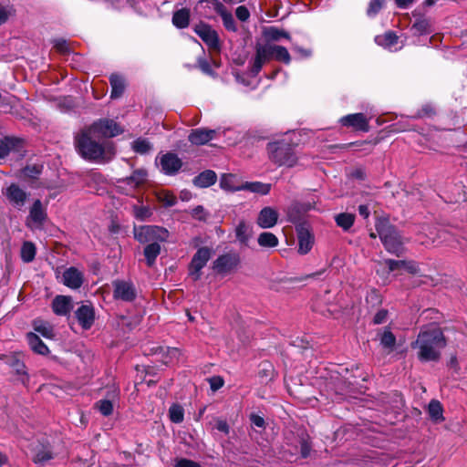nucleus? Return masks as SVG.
Here are the masks:
<instances>
[{
    "label": "nucleus",
    "mask_w": 467,
    "mask_h": 467,
    "mask_svg": "<svg viewBox=\"0 0 467 467\" xmlns=\"http://www.w3.org/2000/svg\"><path fill=\"white\" fill-rule=\"evenodd\" d=\"M383 264L388 267V273L396 270H405L411 274L418 272V265L412 261L388 259Z\"/></svg>",
    "instance_id": "5701e85b"
},
{
    "label": "nucleus",
    "mask_w": 467,
    "mask_h": 467,
    "mask_svg": "<svg viewBox=\"0 0 467 467\" xmlns=\"http://www.w3.org/2000/svg\"><path fill=\"white\" fill-rule=\"evenodd\" d=\"M212 252L209 247H201L193 255L189 266V275L194 281L200 279L201 271L210 260Z\"/></svg>",
    "instance_id": "1a4fd4ad"
},
{
    "label": "nucleus",
    "mask_w": 467,
    "mask_h": 467,
    "mask_svg": "<svg viewBox=\"0 0 467 467\" xmlns=\"http://www.w3.org/2000/svg\"><path fill=\"white\" fill-rule=\"evenodd\" d=\"M375 42L379 46H381L390 51H397L403 46L402 43L399 42V37L392 32H387L384 35L377 36L375 37Z\"/></svg>",
    "instance_id": "aec40b11"
},
{
    "label": "nucleus",
    "mask_w": 467,
    "mask_h": 467,
    "mask_svg": "<svg viewBox=\"0 0 467 467\" xmlns=\"http://www.w3.org/2000/svg\"><path fill=\"white\" fill-rule=\"evenodd\" d=\"M358 213L365 219L369 215V211L367 205H359Z\"/></svg>",
    "instance_id": "338daca9"
},
{
    "label": "nucleus",
    "mask_w": 467,
    "mask_h": 467,
    "mask_svg": "<svg viewBox=\"0 0 467 467\" xmlns=\"http://www.w3.org/2000/svg\"><path fill=\"white\" fill-rule=\"evenodd\" d=\"M47 219L46 206L39 199L34 201L29 208V214L26 219V225L32 231L42 230Z\"/></svg>",
    "instance_id": "0eeeda50"
},
{
    "label": "nucleus",
    "mask_w": 467,
    "mask_h": 467,
    "mask_svg": "<svg viewBox=\"0 0 467 467\" xmlns=\"http://www.w3.org/2000/svg\"><path fill=\"white\" fill-rule=\"evenodd\" d=\"M215 428L216 430H218L221 432H223L224 434H228L230 431L229 425L226 422V420L221 419L216 420Z\"/></svg>",
    "instance_id": "bf43d9fd"
},
{
    "label": "nucleus",
    "mask_w": 467,
    "mask_h": 467,
    "mask_svg": "<svg viewBox=\"0 0 467 467\" xmlns=\"http://www.w3.org/2000/svg\"><path fill=\"white\" fill-rule=\"evenodd\" d=\"M251 422L256 426V427H259V428H263L265 426V420L264 418H262L261 416L259 415H254L253 414L251 416Z\"/></svg>",
    "instance_id": "e2e57ef3"
},
{
    "label": "nucleus",
    "mask_w": 467,
    "mask_h": 467,
    "mask_svg": "<svg viewBox=\"0 0 467 467\" xmlns=\"http://www.w3.org/2000/svg\"><path fill=\"white\" fill-rule=\"evenodd\" d=\"M26 338L31 349L34 352L40 355L48 354V348L43 343L37 335L34 333H28Z\"/></svg>",
    "instance_id": "7c9ffc66"
},
{
    "label": "nucleus",
    "mask_w": 467,
    "mask_h": 467,
    "mask_svg": "<svg viewBox=\"0 0 467 467\" xmlns=\"http://www.w3.org/2000/svg\"><path fill=\"white\" fill-rule=\"evenodd\" d=\"M170 420L174 423H181L184 419V410L179 404H172L169 409Z\"/></svg>",
    "instance_id": "79ce46f5"
},
{
    "label": "nucleus",
    "mask_w": 467,
    "mask_h": 467,
    "mask_svg": "<svg viewBox=\"0 0 467 467\" xmlns=\"http://www.w3.org/2000/svg\"><path fill=\"white\" fill-rule=\"evenodd\" d=\"M76 317L80 326L84 329H88L93 325L95 314L91 306L83 305L78 308Z\"/></svg>",
    "instance_id": "b1692460"
},
{
    "label": "nucleus",
    "mask_w": 467,
    "mask_h": 467,
    "mask_svg": "<svg viewBox=\"0 0 467 467\" xmlns=\"http://www.w3.org/2000/svg\"><path fill=\"white\" fill-rule=\"evenodd\" d=\"M220 187L228 192L242 191V183L239 182L237 176L234 174H223L220 179Z\"/></svg>",
    "instance_id": "cd10ccee"
},
{
    "label": "nucleus",
    "mask_w": 467,
    "mask_h": 467,
    "mask_svg": "<svg viewBox=\"0 0 467 467\" xmlns=\"http://www.w3.org/2000/svg\"><path fill=\"white\" fill-rule=\"evenodd\" d=\"M161 254V245L158 243H151L144 248V255L147 265L151 266L158 255Z\"/></svg>",
    "instance_id": "f704fd0d"
},
{
    "label": "nucleus",
    "mask_w": 467,
    "mask_h": 467,
    "mask_svg": "<svg viewBox=\"0 0 467 467\" xmlns=\"http://www.w3.org/2000/svg\"><path fill=\"white\" fill-rule=\"evenodd\" d=\"M388 312L386 310H379L373 318L374 324H382L387 319Z\"/></svg>",
    "instance_id": "052dcab7"
},
{
    "label": "nucleus",
    "mask_w": 467,
    "mask_h": 467,
    "mask_svg": "<svg viewBox=\"0 0 467 467\" xmlns=\"http://www.w3.org/2000/svg\"><path fill=\"white\" fill-rule=\"evenodd\" d=\"M88 128L98 139L115 137L122 132L121 127L116 121L108 119H99Z\"/></svg>",
    "instance_id": "6e6552de"
},
{
    "label": "nucleus",
    "mask_w": 467,
    "mask_h": 467,
    "mask_svg": "<svg viewBox=\"0 0 467 467\" xmlns=\"http://www.w3.org/2000/svg\"><path fill=\"white\" fill-rule=\"evenodd\" d=\"M258 244L265 248H274L279 244L278 238L270 232H264L258 235Z\"/></svg>",
    "instance_id": "473e14b6"
},
{
    "label": "nucleus",
    "mask_w": 467,
    "mask_h": 467,
    "mask_svg": "<svg viewBox=\"0 0 467 467\" xmlns=\"http://www.w3.org/2000/svg\"><path fill=\"white\" fill-rule=\"evenodd\" d=\"M272 57L285 64H289L291 57L288 50L281 46L271 45Z\"/></svg>",
    "instance_id": "c9c22d12"
},
{
    "label": "nucleus",
    "mask_w": 467,
    "mask_h": 467,
    "mask_svg": "<svg viewBox=\"0 0 467 467\" xmlns=\"http://www.w3.org/2000/svg\"><path fill=\"white\" fill-rule=\"evenodd\" d=\"M134 237L142 244L165 242L169 238V231L157 225L135 226L133 229Z\"/></svg>",
    "instance_id": "39448f33"
},
{
    "label": "nucleus",
    "mask_w": 467,
    "mask_h": 467,
    "mask_svg": "<svg viewBox=\"0 0 467 467\" xmlns=\"http://www.w3.org/2000/svg\"><path fill=\"white\" fill-rule=\"evenodd\" d=\"M36 246L32 242H24L21 247V258L25 263H30L36 256Z\"/></svg>",
    "instance_id": "e433bc0d"
},
{
    "label": "nucleus",
    "mask_w": 467,
    "mask_h": 467,
    "mask_svg": "<svg viewBox=\"0 0 467 467\" xmlns=\"http://www.w3.org/2000/svg\"><path fill=\"white\" fill-rule=\"evenodd\" d=\"M242 191H249L254 193H258L261 195H266L269 193L271 190V185L268 183H263L260 182H242Z\"/></svg>",
    "instance_id": "c756f323"
},
{
    "label": "nucleus",
    "mask_w": 467,
    "mask_h": 467,
    "mask_svg": "<svg viewBox=\"0 0 467 467\" xmlns=\"http://www.w3.org/2000/svg\"><path fill=\"white\" fill-rule=\"evenodd\" d=\"M160 165L165 174H174L182 167V161L174 153H166L160 158Z\"/></svg>",
    "instance_id": "a211bd4d"
},
{
    "label": "nucleus",
    "mask_w": 467,
    "mask_h": 467,
    "mask_svg": "<svg viewBox=\"0 0 467 467\" xmlns=\"http://www.w3.org/2000/svg\"><path fill=\"white\" fill-rule=\"evenodd\" d=\"M199 67L202 69V71L204 72L205 74H208V75L212 74L211 67L207 61L200 59Z\"/></svg>",
    "instance_id": "0e129e2a"
},
{
    "label": "nucleus",
    "mask_w": 467,
    "mask_h": 467,
    "mask_svg": "<svg viewBox=\"0 0 467 467\" xmlns=\"http://www.w3.org/2000/svg\"><path fill=\"white\" fill-rule=\"evenodd\" d=\"M272 57L271 45H257L255 47V57L252 63L251 74L256 76L263 66L269 61Z\"/></svg>",
    "instance_id": "ddd939ff"
},
{
    "label": "nucleus",
    "mask_w": 467,
    "mask_h": 467,
    "mask_svg": "<svg viewBox=\"0 0 467 467\" xmlns=\"http://www.w3.org/2000/svg\"><path fill=\"white\" fill-rule=\"evenodd\" d=\"M109 79L111 85V98L116 99L120 97L125 88L123 78L119 75H111Z\"/></svg>",
    "instance_id": "72a5a7b5"
},
{
    "label": "nucleus",
    "mask_w": 467,
    "mask_h": 467,
    "mask_svg": "<svg viewBox=\"0 0 467 467\" xmlns=\"http://www.w3.org/2000/svg\"><path fill=\"white\" fill-rule=\"evenodd\" d=\"M278 212L270 206L264 207L258 213L256 223L260 228H273L278 221Z\"/></svg>",
    "instance_id": "f3484780"
},
{
    "label": "nucleus",
    "mask_w": 467,
    "mask_h": 467,
    "mask_svg": "<svg viewBox=\"0 0 467 467\" xmlns=\"http://www.w3.org/2000/svg\"><path fill=\"white\" fill-rule=\"evenodd\" d=\"M190 10L182 8L176 11L172 16V24L178 28H185L189 26Z\"/></svg>",
    "instance_id": "2f4dec72"
},
{
    "label": "nucleus",
    "mask_w": 467,
    "mask_h": 467,
    "mask_svg": "<svg viewBox=\"0 0 467 467\" xmlns=\"http://www.w3.org/2000/svg\"><path fill=\"white\" fill-rule=\"evenodd\" d=\"M264 36H265V38L272 41H277L281 37H285L287 39L290 37L288 33H286L284 30L278 29L277 27L275 26H269L265 28Z\"/></svg>",
    "instance_id": "ea45409f"
},
{
    "label": "nucleus",
    "mask_w": 467,
    "mask_h": 467,
    "mask_svg": "<svg viewBox=\"0 0 467 467\" xmlns=\"http://www.w3.org/2000/svg\"><path fill=\"white\" fill-rule=\"evenodd\" d=\"M33 461L37 464H45L53 458L48 443H37L32 448Z\"/></svg>",
    "instance_id": "412c9836"
},
{
    "label": "nucleus",
    "mask_w": 467,
    "mask_h": 467,
    "mask_svg": "<svg viewBox=\"0 0 467 467\" xmlns=\"http://www.w3.org/2000/svg\"><path fill=\"white\" fill-rule=\"evenodd\" d=\"M267 150L271 161L278 166L291 168L297 163V156L287 139L270 142Z\"/></svg>",
    "instance_id": "7ed1b4c3"
},
{
    "label": "nucleus",
    "mask_w": 467,
    "mask_h": 467,
    "mask_svg": "<svg viewBox=\"0 0 467 467\" xmlns=\"http://www.w3.org/2000/svg\"><path fill=\"white\" fill-rule=\"evenodd\" d=\"M72 302L69 296H57L52 302V309L57 316H66L72 309Z\"/></svg>",
    "instance_id": "393cba45"
},
{
    "label": "nucleus",
    "mask_w": 467,
    "mask_h": 467,
    "mask_svg": "<svg viewBox=\"0 0 467 467\" xmlns=\"http://www.w3.org/2000/svg\"><path fill=\"white\" fill-rule=\"evenodd\" d=\"M89 128L84 130L76 140L78 152L86 160L107 162L115 155L110 142H99Z\"/></svg>",
    "instance_id": "f257e3e1"
},
{
    "label": "nucleus",
    "mask_w": 467,
    "mask_h": 467,
    "mask_svg": "<svg viewBox=\"0 0 467 467\" xmlns=\"http://www.w3.org/2000/svg\"><path fill=\"white\" fill-rule=\"evenodd\" d=\"M34 328L37 333L47 338H52L54 337V330L52 326L46 321L36 320L34 322Z\"/></svg>",
    "instance_id": "4c0bfd02"
},
{
    "label": "nucleus",
    "mask_w": 467,
    "mask_h": 467,
    "mask_svg": "<svg viewBox=\"0 0 467 467\" xmlns=\"http://www.w3.org/2000/svg\"><path fill=\"white\" fill-rule=\"evenodd\" d=\"M161 352L165 355L162 359L164 364H169L174 360H179L182 356L181 350L177 348H161Z\"/></svg>",
    "instance_id": "58836bf2"
},
{
    "label": "nucleus",
    "mask_w": 467,
    "mask_h": 467,
    "mask_svg": "<svg viewBox=\"0 0 467 467\" xmlns=\"http://www.w3.org/2000/svg\"><path fill=\"white\" fill-rule=\"evenodd\" d=\"M62 282L69 288H79L83 283V275L75 267H69L64 271Z\"/></svg>",
    "instance_id": "6ab92c4d"
},
{
    "label": "nucleus",
    "mask_w": 467,
    "mask_h": 467,
    "mask_svg": "<svg viewBox=\"0 0 467 467\" xmlns=\"http://www.w3.org/2000/svg\"><path fill=\"white\" fill-rule=\"evenodd\" d=\"M234 233L236 240L241 244L246 245L253 236V226L249 223L242 220L235 226Z\"/></svg>",
    "instance_id": "bb28decb"
},
{
    "label": "nucleus",
    "mask_w": 467,
    "mask_h": 467,
    "mask_svg": "<svg viewBox=\"0 0 467 467\" xmlns=\"http://www.w3.org/2000/svg\"><path fill=\"white\" fill-rule=\"evenodd\" d=\"M395 2L399 7L406 8L413 2V0H395Z\"/></svg>",
    "instance_id": "774afa93"
},
{
    "label": "nucleus",
    "mask_w": 467,
    "mask_h": 467,
    "mask_svg": "<svg viewBox=\"0 0 467 467\" xmlns=\"http://www.w3.org/2000/svg\"><path fill=\"white\" fill-rule=\"evenodd\" d=\"M354 219L355 217L351 213H340L336 217V222L338 226L348 230L353 225Z\"/></svg>",
    "instance_id": "49530a36"
},
{
    "label": "nucleus",
    "mask_w": 467,
    "mask_h": 467,
    "mask_svg": "<svg viewBox=\"0 0 467 467\" xmlns=\"http://www.w3.org/2000/svg\"><path fill=\"white\" fill-rule=\"evenodd\" d=\"M380 344L386 348L392 349L396 344V337L389 330V328H385L380 336Z\"/></svg>",
    "instance_id": "c03bdc74"
},
{
    "label": "nucleus",
    "mask_w": 467,
    "mask_h": 467,
    "mask_svg": "<svg viewBox=\"0 0 467 467\" xmlns=\"http://www.w3.org/2000/svg\"><path fill=\"white\" fill-rule=\"evenodd\" d=\"M235 15L237 18L243 22L246 21L250 16L248 9L244 5H240L236 8Z\"/></svg>",
    "instance_id": "6e6d98bb"
},
{
    "label": "nucleus",
    "mask_w": 467,
    "mask_h": 467,
    "mask_svg": "<svg viewBox=\"0 0 467 467\" xmlns=\"http://www.w3.org/2000/svg\"><path fill=\"white\" fill-rule=\"evenodd\" d=\"M377 233L386 250L397 256L403 253V243L396 229L385 220H379L376 223Z\"/></svg>",
    "instance_id": "20e7f679"
},
{
    "label": "nucleus",
    "mask_w": 467,
    "mask_h": 467,
    "mask_svg": "<svg viewBox=\"0 0 467 467\" xmlns=\"http://www.w3.org/2000/svg\"><path fill=\"white\" fill-rule=\"evenodd\" d=\"M216 131L214 130L196 129L189 135V140L196 145H202L214 138Z\"/></svg>",
    "instance_id": "a878e982"
},
{
    "label": "nucleus",
    "mask_w": 467,
    "mask_h": 467,
    "mask_svg": "<svg viewBox=\"0 0 467 467\" xmlns=\"http://www.w3.org/2000/svg\"><path fill=\"white\" fill-rule=\"evenodd\" d=\"M216 182V174L213 171H205L193 179V184L200 188H206Z\"/></svg>",
    "instance_id": "c85d7f7f"
},
{
    "label": "nucleus",
    "mask_w": 467,
    "mask_h": 467,
    "mask_svg": "<svg viewBox=\"0 0 467 467\" xmlns=\"http://www.w3.org/2000/svg\"><path fill=\"white\" fill-rule=\"evenodd\" d=\"M384 0H371L368 8V16H374L382 8Z\"/></svg>",
    "instance_id": "864d4df0"
},
{
    "label": "nucleus",
    "mask_w": 467,
    "mask_h": 467,
    "mask_svg": "<svg viewBox=\"0 0 467 467\" xmlns=\"http://www.w3.org/2000/svg\"><path fill=\"white\" fill-rule=\"evenodd\" d=\"M96 408L104 416H109L113 411V404L109 400H100L96 403Z\"/></svg>",
    "instance_id": "8fccbe9b"
},
{
    "label": "nucleus",
    "mask_w": 467,
    "mask_h": 467,
    "mask_svg": "<svg viewBox=\"0 0 467 467\" xmlns=\"http://www.w3.org/2000/svg\"><path fill=\"white\" fill-rule=\"evenodd\" d=\"M16 140L12 138H5L0 141V160L4 159L14 150Z\"/></svg>",
    "instance_id": "a18cd8bd"
},
{
    "label": "nucleus",
    "mask_w": 467,
    "mask_h": 467,
    "mask_svg": "<svg viewBox=\"0 0 467 467\" xmlns=\"http://www.w3.org/2000/svg\"><path fill=\"white\" fill-rule=\"evenodd\" d=\"M297 237H298V253L301 254H307L313 246L314 237L310 234V232L301 226L297 229Z\"/></svg>",
    "instance_id": "4be33fe9"
},
{
    "label": "nucleus",
    "mask_w": 467,
    "mask_h": 467,
    "mask_svg": "<svg viewBox=\"0 0 467 467\" xmlns=\"http://www.w3.org/2000/svg\"><path fill=\"white\" fill-rule=\"evenodd\" d=\"M209 383H210L211 389L213 391H216L223 386L224 381L221 377L215 376V377H212L211 379H209Z\"/></svg>",
    "instance_id": "5fc2aeb1"
},
{
    "label": "nucleus",
    "mask_w": 467,
    "mask_h": 467,
    "mask_svg": "<svg viewBox=\"0 0 467 467\" xmlns=\"http://www.w3.org/2000/svg\"><path fill=\"white\" fill-rule=\"evenodd\" d=\"M0 360H3L18 376H20L21 381L26 384V382L28 380V377L26 374L25 363L22 359V354L16 353L10 355H0Z\"/></svg>",
    "instance_id": "4468645a"
},
{
    "label": "nucleus",
    "mask_w": 467,
    "mask_h": 467,
    "mask_svg": "<svg viewBox=\"0 0 467 467\" xmlns=\"http://www.w3.org/2000/svg\"><path fill=\"white\" fill-rule=\"evenodd\" d=\"M412 348L418 349V358L421 361H435L441 356V350L446 346V340L441 330L430 327L421 330Z\"/></svg>",
    "instance_id": "f03ea898"
},
{
    "label": "nucleus",
    "mask_w": 467,
    "mask_h": 467,
    "mask_svg": "<svg viewBox=\"0 0 467 467\" xmlns=\"http://www.w3.org/2000/svg\"><path fill=\"white\" fill-rule=\"evenodd\" d=\"M342 126L352 128L355 130L368 131L369 119L362 113L348 114L339 119Z\"/></svg>",
    "instance_id": "2eb2a0df"
},
{
    "label": "nucleus",
    "mask_w": 467,
    "mask_h": 467,
    "mask_svg": "<svg viewBox=\"0 0 467 467\" xmlns=\"http://www.w3.org/2000/svg\"><path fill=\"white\" fill-rule=\"evenodd\" d=\"M40 168L37 165L26 166L23 173L26 177L35 178L36 175L40 173Z\"/></svg>",
    "instance_id": "4d7b16f0"
},
{
    "label": "nucleus",
    "mask_w": 467,
    "mask_h": 467,
    "mask_svg": "<svg viewBox=\"0 0 467 467\" xmlns=\"http://www.w3.org/2000/svg\"><path fill=\"white\" fill-rule=\"evenodd\" d=\"M156 196L158 201L163 203L164 206L171 207L176 203V197L169 191H160Z\"/></svg>",
    "instance_id": "37998d69"
},
{
    "label": "nucleus",
    "mask_w": 467,
    "mask_h": 467,
    "mask_svg": "<svg viewBox=\"0 0 467 467\" xmlns=\"http://www.w3.org/2000/svg\"><path fill=\"white\" fill-rule=\"evenodd\" d=\"M240 257L236 253H228L220 255L214 262L213 268L217 274L226 275L239 265Z\"/></svg>",
    "instance_id": "9b49d317"
},
{
    "label": "nucleus",
    "mask_w": 467,
    "mask_h": 467,
    "mask_svg": "<svg viewBox=\"0 0 467 467\" xmlns=\"http://www.w3.org/2000/svg\"><path fill=\"white\" fill-rule=\"evenodd\" d=\"M213 8L215 12L220 15V16H223L224 14H228L229 11L226 9V7L218 0H215L213 4Z\"/></svg>",
    "instance_id": "680f3d73"
},
{
    "label": "nucleus",
    "mask_w": 467,
    "mask_h": 467,
    "mask_svg": "<svg viewBox=\"0 0 467 467\" xmlns=\"http://www.w3.org/2000/svg\"><path fill=\"white\" fill-rule=\"evenodd\" d=\"M194 32L202 38V40L213 50H219V38L215 30L210 26L201 23L196 25Z\"/></svg>",
    "instance_id": "f8f14e48"
},
{
    "label": "nucleus",
    "mask_w": 467,
    "mask_h": 467,
    "mask_svg": "<svg viewBox=\"0 0 467 467\" xmlns=\"http://www.w3.org/2000/svg\"><path fill=\"white\" fill-rule=\"evenodd\" d=\"M202 213H203V208L202 206H197L195 209L192 210V215L195 218H198L200 220L204 219V217L202 216Z\"/></svg>",
    "instance_id": "69168bd1"
},
{
    "label": "nucleus",
    "mask_w": 467,
    "mask_h": 467,
    "mask_svg": "<svg viewBox=\"0 0 467 467\" xmlns=\"http://www.w3.org/2000/svg\"><path fill=\"white\" fill-rule=\"evenodd\" d=\"M132 148L136 152L144 154L150 150L151 146L147 140L138 139L133 141Z\"/></svg>",
    "instance_id": "de8ad7c7"
},
{
    "label": "nucleus",
    "mask_w": 467,
    "mask_h": 467,
    "mask_svg": "<svg viewBox=\"0 0 467 467\" xmlns=\"http://www.w3.org/2000/svg\"><path fill=\"white\" fill-rule=\"evenodd\" d=\"M417 34L424 35L431 33L430 22L426 19H420L416 21L412 26Z\"/></svg>",
    "instance_id": "3c124183"
},
{
    "label": "nucleus",
    "mask_w": 467,
    "mask_h": 467,
    "mask_svg": "<svg viewBox=\"0 0 467 467\" xmlns=\"http://www.w3.org/2000/svg\"><path fill=\"white\" fill-rule=\"evenodd\" d=\"M223 26L228 30L232 32H235L237 30L235 21L234 19L233 15L229 12L228 14H224L223 16H222Z\"/></svg>",
    "instance_id": "603ef678"
},
{
    "label": "nucleus",
    "mask_w": 467,
    "mask_h": 467,
    "mask_svg": "<svg viewBox=\"0 0 467 467\" xmlns=\"http://www.w3.org/2000/svg\"><path fill=\"white\" fill-rule=\"evenodd\" d=\"M147 171L143 169L136 170L130 177L122 178L117 182V189L126 195H133L135 191L147 181Z\"/></svg>",
    "instance_id": "423d86ee"
},
{
    "label": "nucleus",
    "mask_w": 467,
    "mask_h": 467,
    "mask_svg": "<svg viewBox=\"0 0 467 467\" xmlns=\"http://www.w3.org/2000/svg\"><path fill=\"white\" fill-rule=\"evenodd\" d=\"M174 467H201L197 462L188 460V459H180L177 461Z\"/></svg>",
    "instance_id": "13d9d810"
},
{
    "label": "nucleus",
    "mask_w": 467,
    "mask_h": 467,
    "mask_svg": "<svg viewBox=\"0 0 467 467\" xmlns=\"http://www.w3.org/2000/svg\"><path fill=\"white\" fill-rule=\"evenodd\" d=\"M114 292L113 296L116 299H120L123 301H132L136 297V289L132 283L123 281V280H116L113 282Z\"/></svg>",
    "instance_id": "dca6fc26"
},
{
    "label": "nucleus",
    "mask_w": 467,
    "mask_h": 467,
    "mask_svg": "<svg viewBox=\"0 0 467 467\" xmlns=\"http://www.w3.org/2000/svg\"><path fill=\"white\" fill-rule=\"evenodd\" d=\"M133 215L140 221H145L151 215V211L148 206H133Z\"/></svg>",
    "instance_id": "09e8293b"
},
{
    "label": "nucleus",
    "mask_w": 467,
    "mask_h": 467,
    "mask_svg": "<svg viewBox=\"0 0 467 467\" xmlns=\"http://www.w3.org/2000/svg\"><path fill=\"white\" fill-rule=\"evenodd\" d=\"M428 411H429L431 418L433 420L440 421V420H443V417H442L443 410H442V407H441V404L440 403V401L435 400H431L429 404Z\"/></svg>",
    "instance_id": "a19ab883"
},
{
    "label": "nucleus",
    "mask_w": 467,
    "mask_h": 467,
    "mask_svg": "<svg viewBox=\"0 0 467 467\" xmlns=\"http://www.w3.org/2000/svg\"><path fill=\"white\" fill-rule=\"evenodd\" d=\"M8 202L15 208L21 210L26 203L28 193L17 184L12 183L3 192Z\"/></svg>",
    "instance_id": "9d476101"
}]
</instances>
